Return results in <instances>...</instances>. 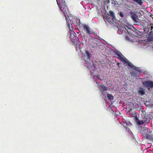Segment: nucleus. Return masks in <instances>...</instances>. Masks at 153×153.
Masks as SVG:
<instances>
[{
	"instance_id": "obj_1",
	"label": "nucleus",
	"mask_w": 153,
	"mask_h": 153,
	"mask_svg": "<svg viewBox=\"0 0 153 153\" xmlns=\"http://www.w3.org/2000/svg\"><path fill=\"white\" fill-rule=\"evenodd\" d=\"M57 4L60 7L61 11L64 13L68 27L69 29L68 34L70 36L69 38L70 41L72 42H75L77 41V38L75 36V33L72 30L73 27L76 25L80 26V21L79 19H75L71 15H68L67 14L69 13V10L66 5L64 0H56Z\"/></svg>"
},
{
	"instance_id": "obj_2",
	"label": "nucleus",
	"mask_w": 153,
	"mask_h": 153,
	"mask_svg": "<svg viewBox=\"0 0 153 153\" xmlns=\"http://www.w3.org/2000/svg\"><path fill=\"white\" fill-rule=\"evenodd\" d=\"M82 57L83 58V59L82 60V62H85L84 63V65L89 69L91 76H92L93 75L94 76V79L96 80V78L100 80V79L96 76V74L97 72V71L92 62V55L90 53V51L85 50L84 53L82 52Z\"/></svg>"
},
{
	"instance_id": "obj_3",
	"label": "nucleus",
	"mask_w": 153,
	"mask_h": 153,
	"mask_svg": "<svg viewBox=\"0 0 153 153\" xmlns=\"http://www.w3.org/2000/svg\"><path fill=\"white\" fill-rule=\"evenodd\" d=\"M115 55L120 60L123 62L124 64L128 65L130 68L135 70L138 72H141V71L137 67L131 64L127 59H126L120 52L116 51L115 52Z\"/></svg>"
},
{
	"instance_id": "obj_4",
	"label": "nucleus",
	"mask_w": 153,
	"mask_h": 153,
	"mask_svg": "<svg viewBox=\"0 0 153 153\" xmlns=\"http://www.w3.org/2000/svg\"><path fill=\"white\" fill-rule=\"evenodd\" d=\"M98 72L97 73V74H96V76H97L100 79V80H98V79L96 78V80L95 79H93L94 81H95L96 82V83L98 85H99V88L100 89V91L101 92V94L103 95L102 96V98L104 99L105 100V99H106V90L107 89V88L106 86L104 85H101L100 84L99 85V82L101 80H102L98 76ZM93 76V79H94V76L93 75L92 76Z\"/></svg>"
},
{
	"instance_id": "obj_5",
	"label": "nucleus",
	"mask_w": 153,
	"mask_h": 153,
	"mask_svg": "<svg viewBox=\"0 0 153 153\" xmlns=\"http://www.w3.org/2000/svg\"><path fill=\"white\" fill-rule=\"evenodd\" d=\"M138 128L140 130V132L145 139H150L151 138L152 136L148 131L149 129L148 128H143L140 126H138Z\"/></svg>"
},
{
	"instance_id": "obj_6",
	"label": "nucleus",
	"mask_w": 153,
	"mask_h": 153,
	"mask_svg": "<svg viewBox=\"0 0 153 153\" xmlns=\"http://www.w3.org/2000/svg\"><path fill=\"white\" fill-rule=\"evenodd\" d=\"M115 17L114 12L112 11H109L108 14V16H107L106 19L109 22H113L115 20Z\"/></svg>"
},
{
	"instance_id": "obj_7",
	"label": "nucleus",
	"mask_w": 153,
	"mask_h": 153,
	"mask_svg": "<svg viewBox=\"0 0 153 153\" xmlns=\"http://www.w3.org/2000/svg\"><path fill=\"white\" fill-rule=\"evenodd\" d=\"M143 85L145 87L149 89L153 87V81L151 80H146L143 81Z\"/></svg>"
},
{
	"instance_id": "obj_8",
	"label": "nucleus",
	"mask_w": 153,
	"mask_h": 153,
	"mask_svg": "<svg viewBox=\"0 0 153 153\" xmlns=\"http://www.w3.org/2000/svg\"><path fill=\"white\" fill-rule=\"evenodd\" d=\"M84 31L88 34H91L94 33V31L88 25L84 24L83 25Z\"/></svg>"
},
{
	"instance_id": "obj_9",
	"label": "nucleus",
	"mask_w": 153,
	"mask_h": 153,
	"mask_svg": "<svg viewBox=\"0 0 153 153\" xmlns=\"http://www.w3.org/2000/svg\"><path fill=\"white\" fill-rule=\"evenodd\" d=\"M117 27L118 29V30L117 32L120 34H122L123 31H124L125 30H127L128 33L129 32L128 30H130L129 28L126 25H125V26L123 25V26H121V27H120V28L118 27Z\"/></svg>"
},
{
	"instance_id": "obj_10",
	"label": "nucleus",
	"mask_w": 153,
	"mask_h": 153,
	"mask_svg": "<svg viewBox=\"0 0 153 153\" xmlns=\"http://www.w3.org/2000/svg\"><path fill=\"white\" fill-rule=\"evenodd\" d=\"M130 13L131 18L134 23H137L139 20V19L137 18V15L132 11H130Z\"/></svg>"
},
{
	"instance_id": "obj_11",
	"label": "nucleus",
	"mask_w": 153,
	"mask_h": 153,
	"mask_svg": "<svg viewBox=\"0 0 153 153\" xmlns=\"http://www.w3.org/2000/svg\"><path fill=\"white\" fill-rule=\"evenodd\" d=\"M146 42L143 40H139L136 42V44L137 45L138 47H142L145 45Z\"/></svg>"
},
{
	"instance_id": "obj_12",
	"label": "nucleus",
	"mask_w": 153,
	"mask_h": 153,
	"mask_svg": "<svg viewBox=\"0 0 153 153\" xmlns=\"http://www.w3.org/2000/svg\"><path fill=\"white\" fill-rule=\"evenodd\" d=\"M137 92L139 95H143L145 93V89L143 88H140L138 90Z\"/></svg>"
},
{
	"instance_id": "obj_13",
	"label": "nucleus",
	"mask_w": 153,
	"mask_h": 153,
	"mask_svg": "<svg viewBox=\"0 0 153 153\" xmlns=\"http://www.w3.org/2000/svg\"><path fill=\"white\" fill-rule=\"evenodd\" d=\"M81 44V43L80 42H78L76 45V47L77 48V50L79 52V50L81 53H82V48H81L80 46Z\"/></svg>"
},
{
	"instance_id": "obj_14",
	"label": "nucleus",
	"mask_w": 153,
	"mask_h": 153,
	"mask_svg": "<svg viewBox=\"0 0 153 153\" xmlns=\"http://www.w3.org/2000/svg\"><path fill=\"white\" fill-rule=\"evenodd\" d=\"M137 123L138 125H142L145 123V121L143 120H138L137 122Z\"/></svg>"
},
{
	"instance_id": "obj_15",
	"label": "nucleus",
	"mask_w": 153,
	"mask_h": 153,
	"mask_svg": "<svg viewBox=\"0 0 153 153\" xmlns=\"http://www.w3.org/2000/svg\"><path fill=\"white\" fill-rule=\"evenodd\" d=\"M108 98L110 100H112L114 98L113 96L111 94H107Z\"/></svg>"
},
{
	"instance_id": "obj_16",
	"label": "nucleus",
	"mask_w": 153,
	"mask_h": 153,
	"mask_svg": "<svg viewBox=\"0 0 153 153\" xmlns=\"http://www.w3.org/2000/svg\"><path fill=\"white\" fill-rule=\"evenodd\" d=\"M134 1L138 3L140 5H141L143 3L141 0H134Z\"/></svg>"
},
{
	"instance_id": "obj_17",
	"label": "nucleus",
	"mask_w": 153,
	"mask_h": 153,
	"mask_svg": "<svg viewBox=\"0 0 153 153\" xmlns=\"http://www.w3.org/2000/svg\"><path fill=\"white\" fill-rule=\"evenodd\" d=\"M119 15L121 18H123L124 17V15L123 13L121 12H120L119 13Z\"/></svg>"
},
{
	"instance_id": "obj_18",
	"label": "nucleus",
	"mask_w": 153,
	"mask_h": 153,
	"mask_svg": "<svg viewBox=\"0 0 153 153\" xmlns=\"http://www.w3.org/2000/svg\"><path fill=\"white\" fill-rule=\"evenodd\" d=\"M151 39L152 41H153V36L151 37Z\"/></svg>"
},
{
	"instance_id": "obj_19",
	"label": "nucleus",
	"mask_w": 153,
	"mask_h": 153,
	"mask_svg": "<svg viewBox=\"0 0 153 153\" xmlns=\"http://www.w3.org/2000/svg\"><path fill=\"white\" fill-rule=\"evenodd\" d=\"M125 128H126V130H127V131H128L129 130H130V129H129V128H126V127H125Z\"/></svg>"
},
{
	"instance_id": "obj_20",
	"label": "nucleus",
	"mask_w": 153,
	"mask_h": 153,
	"mask_svg": "<svg viewBox=\"0 0 153 153\" xmlns=\"http://www.w3.org/2000/svg\"><path fill=\"white\" fill-rule=\"evenodd\" d=\"M132 75H133V73H132Z\"/></svg>"
}]
</instances>
